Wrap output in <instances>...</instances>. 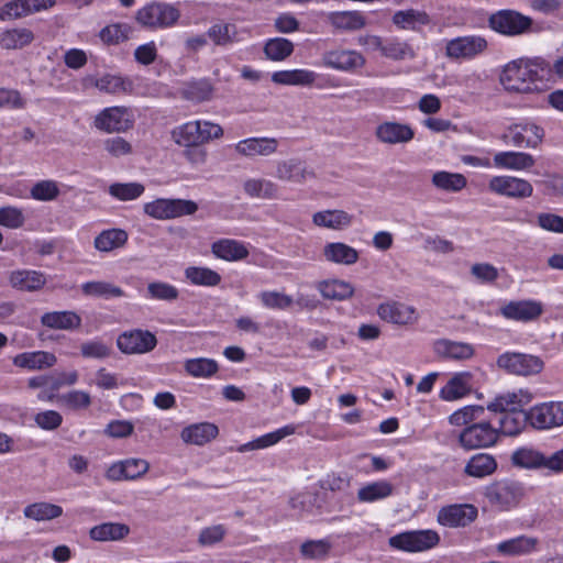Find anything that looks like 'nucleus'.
I'll use <instances>...</instances> for the list:
<instances>
[{
	"label": "nucleus",
	"mask_w": 563,
	"mask_h": 563,
	"mask_svg": "<svg viewBox=\"0 0 563 563\" xmlns=\"http://www.w3.org/2000/svg\"><path fill=\"white\" fill-rule=\"evenodd\" d=\"M377 314L382 320L399 325L412 324L418 319L413 307L398 301L380 303L377 308Z\"/></svg>",
	"instance_id": "18"
},
{
	"label": "nucleus",
	"mask_w": 563,
	"mask_h": 563,
	"mask_svg": "<svg viewBox=\"0 0 563 563\" xmlns=\"http://www.w3.org/2000/svg\"><path fill=\"white\" fill-rule=\"evenodd\" d=\"M316 78V73L308 69L279 70L272 75L273 82L287 86H310Z\"/></svg>",
	"instance_id": "39"
},
{
	"label": "nucleus",
	"mask_w": 563,
	"mask_h": 563,
	"mask_svg": "<svg viewBox=\"0 0 563 563\" xmlns=\"http://www.w3.org/2000/svg\"><path fill=\"white\" fill-rule=\"evenodd\" d=\"M180 18V11L174 4L152 2L136 12V21L147 29H165L173 26Z\"/></svg>",
	"instance_id": "3"
},
{
	"label": "nucleus",
	"mask_w": 563,
	"mask_h": 563,
	"mask_svg": "<svg viewBox=\"0 0 563 563\" xmlns=\"http://www.w3.org/2000/svg\"><path fill=\"white\" fill-rule=\"evenodd\" d=\"M59 187L55 180H40L31 188V197L38 201H51L58 197Z\"/></svg>",
	"instance_id": "62"
},
{
	"label": "nucleus",
	"mask_w": 563,
	"mask_h": 563,
	"mask_svg": "<svg viewBox=\"0 0 563 563\" xmlns=\"http://www.w3.org/2000/svg\"><path fill=\"white\" fill-rule=\"evenodd\" d=\"M323 66L341 71H353L365 65L364 56L351 49H332L321 57Z\"/></svg>",
	"instance_id": "15"
},
{
	"label": "nucleus",
	"mask_w": 563,
	"mask_h": 563,
	"mask_svg": "<svg viewBox=\"0 0 563 563\" xmlns=\"http://www.w3.org/2000/svg\"><path fill=\"white\" fill-rule=\"evenodd\" d=\"M150 464L143 459H126L113 463L106 472V477L112 482L134 481L147 473Z\"/></svg>",
	"instance_id": "16"
},
{
	"label": "nucleus",
	"mask_w": 563,
	"mask_h": 563,
	"mask_svg": "<svg viewBox=\"0 0 563 563\" xmlns=\"http://www.w3.org/2000/svg\"><path fill=\"white\" fill-rule=\"evenodd\" d=\"M58 401L71 410L86 409L91 405V397L84 390H71L58 397Z\"/></svg>",
	"instance_id": "64"
},
{
	"label": "nucleus",
	"mask_w": 563,
	"mask_h": 563,
	"mask_svg": "<svg viewBox=\"0 0 563 563\" xmlns=\"http://www.w3.org/2000/svg\"><path fill=\"white\" fill-rule=\"evenodd\" d=\"M236 34V26L232 23H216L207 31V36L218 46L235 42Z\"/></svg>",
	"instance_id": "56"
},
{
	"label": "nucleus",
	"mask_w": 563,
	"mask_h": 563,
	"mask_svg": "<svg viewBox=\"0 0 563 563\" xmlns=\"http://www.w3.org/2000/svg\"><path fill=\"white\" fill-rule=\"evenodd\" d=\"M433 352L439 358L465 361L474 355V347L466 342L439 339L433 343Z\"/></svg>",
	"instance_id": "23"
},
{
	"label": "nucleus",
	"mask_w": 563,
	"mask_h": 563,
	"mask_svg": "<svg viewBox=\"0 0 563 563\" xmlns=\"http://www.w3.org/2000/svg\"><path fill=\"white\" fill-rule=\"evenodd\" d=\"M147 295L151 299L172 302L179 296L178 289L165 282H153L147 285Z\"/></svg>",
	"instance_id": "60"
},
{
	"label": "nucleus",
	"mask_w": 563,
	"mask_h": 563,
	"mask_svg": "<svg viewBox=\"0 0 563 563\" xmlns=\"http://www.w3.org/2000/svg\"><path fill=\"white\" fill-rule=\"evenodd\" d=\"M523 494L525 489L521 483L509 478L494 481L484 490V496L488 503L503 511L516 507Z\"/></svg>",
	"instance_id": "2"
},
{
	"label": "nucleus",
	"mask_w": 563,
	"mask_h": 563,
	"mask_svg": "<svg viewBox=\"0 0 563 563\" xmlns=\"http://www.w3.org/2000/svg\"><path fill=\"white\" fill-rule=\"evenodd\" d=\"M34 38V33L30 29H8L0 33V46L8 51L22 49L29 46Z\"/></svg>",
	"instance_id": "36"
},
{
	"label": "nucleus",
	"mask_w": 563,
	"mask_h": 563,
	"mask_svg": "<svg viewBox=\"0 0 563 563\" xmlns=\"http://www.w3.org/2000/svg\"><path fill=\"white\" fill-rule=\"evenodd\" d=\"M536 161L523 152H499L494 155V165L498 168L523 170L531 168Z\"/></svg>",
	"instance_id": "34"
},
{
	"label": "nucleus",
	"mask_w": 563,
	"mask_h": 563,
	"mask_svg": "<svg viewBox=\"0 0 563 563\" xmlns=\"http://www.w3.org/2000/svg\"><path fill=\"white\" fill-rule=\"evenodd\" d=\"M292 52L294 43L284 37L269 38L264 45L265 56L274 62L285 60Z\"/></svg>",
	"instance_id": "54"
},
{
	"label": "nucleus",
	"mask_w": 563,
	"mask_h": 563,
	"mask_svg": "<svg viewBox=\"0 0 563 563\" xmlns=\"http://www.w3.org/2000/svg\"><path fill=\"white\" fill-rule=\"evenodd\" d=\"M477 508L470 504L450 505L438 512V522L449 528L466 527L477 518Z\"/></svg>",
	"instance_id": "14"
},
{
	"label": "nucleus",
	"mask_w": 563,
	"mask_h": 563,
	"mask_svg": "<svg viewBox=\"0 0 563 563\" xmlns=\"http://www.w3.org/2000/svg\"><path fill=\"white\" fill-rule=\"evenodd\" d=\"M515 146L537 147L543 140V130L534 123L514 124L508 129Z\"/></svg>",
	"instance_id": "24"
},
{
	"label": "nucleus",
	"mask_w": 563,
	"mask_h": 563,
	"mask_svg": "<svg viewBox=\"0 0 563 563\" xmlns=\"http://www.w3.org/2000/svg\"><path fill=\"white\" fill-rule=\"evenodd\" d=\"M258 297L263 306L269 309L285 310L294 303L292 297L276 290L262 291Z\"/></svg>",
	"instance_id": "61"
},
{
	"label": "nucleus",
	"mask_w": 563,
	"mask_h": 563,
	"mask_svg": "<svg viewBox=\"0 0 563 563\" xmlns=\"http://www.w3.org/2000/svg\"><path fill=\"white\" fill-rule=\"evenodd\" d=\"M497 441V431L493 420L467 426L459 434V443L466 451L489 448Z\"/></svg>",
	"instance_id": "8"
},
{
	"label": "nucleus",
	"mask_w": 563,
	"mask_h": 563,
	"mask_svg": "<svg viewBox=\"0 0 563 563\" xmlns=\"http://www.w3.org/2000/svg\"><path fill=\"white\" fill-rule=\"evenodd\" d=\"M539 540L534 537L519 536L509 540H505L497 544V551L506 556L528 555L537 551Z\"/></svg>",
	"instance_id": "31"
},
{
	"label": "nucleus",
	"mask_w": 563,
	"mask_h": 563,
	"mask_svg": "<svg viewBox=\"0 0 563 563\" xmlns=\"http://www.w3.org/2000/svg\"><path fill=\"white\" fill-rule=\"evenodd\" d=\"M547 456L532 448H519L511 454V463L521 468H545Z\"/></svg>",
	"instance_id": "42"
},
{
	"label": "nucleus",
	"mask_w": 563,
	"mask_h": 563,
	"mask_svg": "<svg viewBox=\"0 0 563 563\" xmlns=\"http://www.w3.org/2000/svg\"><path fill=\"white\" fill-rule=\"evenodd\" d=\"M471 374L467 372L455 374L441 389L440 397L444 400H455L468 394Z\"/></svg>",
	"instance_id": "44"
},
{
	"label": "nucleus",
	"mask_w": 563,
	"mask_h": 563,
	"mask_svg": "<svg viewBox=\"0 0 563 563\" xmlns=\"http://www.w3.org/2000/svg\"><path fill=\"white\" fill-rule=\"evenodd\" d=\"M312 222L322 228L340 230L352 223V216L343 210H323L312 216Z\"/></svg>",
	"instance_id": "38"
},
{
	"label": "nucleus",
	"mask_w": 563,
	"mask_h": 563,
	"mask_svg": "<svg viewBox=\"0 0 563 563\" xmlns=\"http://www.w3.org/2000/svg\"><path fill=\"white\" fill-rule=\"evenodd\" d=\"M318 289L323 298L344 300L353 296V286L344 280L333 279L321 282Z\"/></svg>",
	"instance_id": "50"
},
{
	"label": "nucleus",
	"mask_w": 563,
	"mask_h": 563,
	"mask_svg": "<svg viewBox=\"0 0 563 563\" xmlns=\"http://www.w3.org/2000/svg\"><path fill=\"white\" fill-rule=\"evenodd\" d=\"M548 64L542 58H519L508 63L500 75V82L508 91L529 93L542 89Z\"/></svg>",
	"instance_id": "1"
},
{
	"label": "nucleus",
	"mask_w": 563,
	"mask_h": 563,
	"mask_svg": "<svg viewBox=\"0 0 563 563\" xmlns=\"http://www.w3.org/2000/svg\"><path fill=\"white\" fill-rule=\"evenodd\" d=\"M234 148L238 154L246 157L269 156L277 151L278 141L274 137H249L239 141Z\"/></svg>",
	"instance_id": "25"
},
{
	"label": "nucleus",
	"mask_w": 563,
	"mask_h": 563,
	"mask_svg": "<svg viewBox=\"0 0 563 563\" xmlns=\"http://www.w3.org/2000/svg\"><path fill=\"white\" fill-rule=\"evenodd\" d=\"M376 139L388 145L408 143L415 137V132L408 124L386 121L375 129Z\"/></svg>",
	"instance_id": "20"
},
{
	"label": "nucleus",
	"mask_w": 563,
	"mask_h": 563,
	"mask_svg": "<svg viewBox=\"0 0 563 563\" xmlns=\"http://www.w3.org/2000/svg\"><path fill=\"white\" fill-rule=\"evenodd\" d=\"M496 470L497 461L493 455L477 453L466 462L464 473L471 477L483 478L492 475Z\"/></svg>",
	"instance_id": "35"
},
{
	"label": "nucleus",
	"mask_w": 563,
	"mask_h": 563,
	"mask_svg": "<svg viewBox=\"0 0 563 563\" xmlns=\"http://www.w3.org/2000/svg\"><path fill=\"white\" fill-rule=\"evenodd\" d=\"M117 345L124 354H145L156 347L157 339L148 330L134 329L121 333L117 339Z\"/></svg>",
	"instance_id": "12"
},
{
	"label": "nucleus",
	"mask_w": 563,
	"mask_h": 563,
	"mask_svg": "<svg viewBox=\"0 0 563 563\" xmlns=\"http://www.w3.org/2000/svg\"><path fill=\"white\" fill-rule=\"evenodd\" d=\"M199 121H188L172 130L173 141L183 147L189 145H201Z\"/></svg>",
	"instance_id": "46"
},
{
	"label": "nucleus",
	"mask_w": 563,
	"mask_h": 563,
	"mask_svg": "<svg viewBox=\"0 0 563 563\" xmlns=\"http://www.w3.org/2000/svg\"><path fill=\"white\" fill-rule=\"evenodd\" d=\"M212 95L213 86L208 79L189 81L180 90L181 98L194 103L209 101Z\"/></svg>",
	"instance_id": "40"
},
{
	"label": "nucleus",
	"mask_w": 563,
	"mask_h": 563,
	"mask_svg": "<svg viewBox=\"0 0 563 563\" xmlns=\"http://www.w3.org/2000/svg\"><path fill=\"white\" fill-rule=\"evenodd\" d=\"M532 19L516 10L503 9L492 13L488 19L489 27L506 36H518L528 33L532 27Z\"/></svg>",
	"instance_id": "6"
},
{
	"label": "nucleus",
	"mask_w": 563,
	"mask_h": 563,
	"mask_svg": "<svg viewBox=\"0 0 563 563\" xmlns=\"http://www.w3.org/2000/svg\"><path fill=\"white\" fill-rule=\"evenodd\" d=\"M394 486L387 481H377L358 489L357 499L362 503H373L389 497Z\"/></svg>",
	"instance_id": "52"
},
{
	"label": "nucleus",
	"mask_w": 563,
	"mask_h": 563,
	"mask_svg": "<svg viewBox=\"0 0 563 563\" xmlns=\"http://www.w3.org/2000/svg\"><path fill=\"white\" fill-rule=\"evenodd\" d=\"M440 540L439 533L434 530H411L390 537L388 544L393 549L415 553L435 548Z\"/></svg>",
	"instance_id": "4"
},
{
	"label": "nucleus",
	"mask_w": 563,
	"mask_h": 563,
	"mask_svg": "<svg viewBox=\"0 0 563 563\" xmlns=\"http://www.w3.org/2000/svg\"><path fill=\"white\" fill-rule=\"evenodd\" d=\"M130 533V527L121 522H103L89 530V537L98 542L121 541Z\"/></svg>",
	"instance_id": "32"
},
{
	"label": "nucleus",
	"mask_w": 563,
	"mask_h": 563,
	"mask_svg": "<svg viewBox=\"0 0 563 563\" xmlns=\"http://www.w3.org/2000/svg\"><path fill=\"white\" fill-rule=\"evenodd\" d=\"M243 190L249 197L257 199H275L278 196V186L265 178L246 179Z\"/></svg>",
	"instance_id": "41"
},
{
	"label": "nucleus",
	"mask_w": 563,
	"mask_h": 563,
	"mask_svg": "<svg viewBox=\"0 0 563 563\" xmlns=\"http://www.w3.org/2000/svg\"><path fill=\"white\" fill-rule=\"evenodd\" d=\"M23 514L26 518L36 521L52 520L63 514V508L49 503H34L24 508Z\"/></svg>",
	"instance_id": "55"
},
{
	"label": "nucleus",
	"mask_w": 563,
	"mask_h": 563,
	"mask_svg": "<svg viewBox=\"0 0 563 563\" xmlns=\"http://www.w3.org/2000/svg\"><path fill=\"white\" fill-rule=\"evenodd\" d=\"M132 27L125 23H113L101 29L99 36L108 45H115L129 38Z\"/></svg>",
	"instance_id": "59"
},
{
	"label": "nucleus",
	"mask_w": 563,
	"mask_h": 563,
	"mask_svg": "<svg viewBox=\"0 0 563 563\" xmlns=\"http://www.w3.org/2000/svg\"><path fill=\"white\" fill-rule=\"evenodd\" d=\"M380 54L393 60L412 59L416 56L415 49L409 43L396 37L384 40Z\"/></svg>",
	"instance_id": "49"
},
{
	"label": "nucleus",
	"mask_w": 563,
	"mask_h": 563,
	"mask_svg": "<svg viewBox=\"0 0 563 563\" xmlns=\"http://www.w3.org/2000/svg\"><path fill=\"white\" fill-rule=\"evenodd\" d=\"M496 365L507 374L532 376L541 373L544 362L541 357L528 353L505 352L497 357Z\"/></svg>",
	"instance_id": "5"
},
{
	"label": "nucleus",
	"mask_w": 563,
	"mask_h": 563,
	"mask_svg": "<svg viewBox=\"0 0 563 563\" xmlns=\"http://www.w3.org/2000/svg\"><path fill=\"white\" fill-rule=\"evenodd\" d=\"M532 399L533 394L529 389L521 388L517 391L498 395L487 405V409L494 413L522 410V407L530 404Z\"/></svg>",
	"instance_id": "22"
},
{
	"label": "nucleus",
	"mask_w": 563,
	"mask_h": 563,
	"mask_svg": "<svg viewBox=\"0 0 563 563\" xmlns=\"http://www.w3.org/2000/svg\"><path fill=\"white\" fill-rule=\"evenodd\" d=\"M393 22L400 29L417 30L421 25L429 24L430 19L423 11L409 9L395 12Z\"/></svg>",
	"instance_id": "51"
},
{
	"label": "nucleus",
	"mask_w": 563,
	"mask_h": 563,
	"mask_svg": "<svg viewBox=\"0 0 563 563\" xmlns=\"http://www.w3.org/2000/svg\"><path fill=\"white\" fill-rule=\"evenodd\" d=\"M144 190L145 187L140 183H114L109 186V194L120 201L137 199Z\"/></svg>",
	"instance_id": "58"
},
{
	"label": "nucleus",
	"mask_w": 563,
	"mask_h": 563,
	"mask_svg": "<svg viewBox=\"0 0 563 563\" xmlns=\"http://www.w3.org/2000/svg\"><path fill=\"white\" fill-rule=\"evenodd\" d=\"M331 543L328 540H308L300 547V553L305 559L320 560L328 555Z\"/></svg>",
	"instance_id": "63"
},
{
	"label": "nucleus",
	"mask_w": 563,
	"mask_h": 563,
	"mask_svg": "<svg viewBox=\"0 0 563 563\" xmlns=\"http://www.w3.org/2000/svg\"><path fill=\"white\" fill-rule=\"evenodd\" d=\"M529 424L539 430L563 426V401L536 405L527 411Z\"/></svg>",
	"instance_id": "11"
},
{
	"label": "nucleus",
	"mask_w": 563,
	"mask_h": 563,
	"mask_svg": "<svg viewBox=\"0 0 563 563\" xmlns=\"http://www.w3.org/2000/svg\"><path fill=\"white\" fill-rule=\"evenodd\" d=\"M81 290L86 296L103 299L118 298L125 295L122 288L101 280L87 282L81 285Z\"/></svg>",
	"instance_id": "53"
},
{
	"label": "nucleus",
	"mask_w": 563,
	"mask_h": 563,
	"mask_svg": "<svg viewBox=\"0 0 563 563\" xmlns=\"http://www.w3.org/2000/svg\"><path fill=\"white\" fill-rule=\"evenodd\" d=\"M212 252L217 257L225 261H239L249 255V251L243 243L229 239L214 242Z\"/></svg>",
	"instance_id": "43"
},
{
	"label": "nucleus",
	"mask_w": 563,
	"mask_h": 563,
	"mask_svg": "<svg viewBox=\"0 0 563 563\" xmlns=\"http://www.w3.org/2000/svg\"><path fill=\"white\" fill-rule=\"evenodd\" d=\"M488 189L500 196L522 199L532 195V185L522 178L512 176H494L488 183Z\"/></svg>",
	"instance_id": "13"
},
{
	"label": "nucleus",
	"mask_w": 563,
	"mask_h": 563,
	"mask_svg": "<svg viewBox=\"0 0 563 563\" xmlns=\"http://www.w3.org/2000/svg\"><path fill=\"white\" fill-rule=\"evenodd\" d=\"M143 210L153 219L167 220L194 214L198 210V205L192 200L158 198L146 202Z\"/></svg>",
	"instance_id": "7"
},
{
	"label": "nucleus",
	"mask_w": 563,
	"mask_h": 563,
	"mask_svg": "<svg viewBox=\"0 0 563 563\" xmlns=\"http://www.w3.org/2000/svg\"><path fill=\"white\" fill-rule=\"evenodd\" d=\"M432 185L443 191L459 192L467 185V179L459 173H450L445 170L435 172L431 178Z\"/></svg>",
	"instance_id": "45"
},
{
	"label": "nucleus",
	"mask_w": 563,
	"mask_h": 563,
	"mask_svg": "<svg viewBox=\"0 0 563 563\" xmlns=\"http://www.w3.org/2000/svg\"><path fill=\"white\" fill-rule=\"evenodd\" d=\"M328 21L340 31H357L365 26V16L358 11L331 12Z\"/></svg>",
	"instance_id": "37"
},
{
	"label": "nucleus",
	"mask_w": 563,
	"mask_h": 563,
	"mask_svg": "<svg viewBox=\"0 0 563 563\" xmlns=\"http://www.w3.org/2000/svg\"><path fill=\"white\" fill-rule=\"evenodd\" d=\"M219 434V428L211 422H198L185 427L180 432V439L186 444L202 446Z\"/></svg>",
	"instance_id": "27"
},
{
	"label": "nucleus",
	"mask_w": 563,
	"mask_h": 563,
	"mask_svg": "<svg viewBox=\"0 0 563 563\" xmlns=\"http://www.w3.org/2000/svg\"><path fill=\"white\" fill-rule=\"evenodd\" d=\"M487 45V41L479 35L459 36L446 42L445 55L451 59L467 60L484 53Z\"/></svg>",
	"instance_id": "10"
},
{
	"label": "nucleus",
	"mask_w": 563,
	"mask_h": 563,
	"mask_svg": "<svg viewBox=\"0 0 563 563\" xmlns=\"http://www.w3.org/2000/svg\"><path fill=\"white\" fill-rule=\"evenodd\" d=\"M57 362L55 354L46 351L23 352L16 354L12 363L14 366L27 371H41L53 367Z\"/></svg>",
	"instance_id": "28"
},
{
	"label": "nucleus",
	"mask_w": 563,
	"mask_h": 563,
	"mask_svg": "<svg viewBox=\"0 0 563 563\" xmlns=\"http://www.w3.org/2000/svg\"><path fill=\"white\" fill-rule=\"evenodd\" d=\"M128 241V233L122 229H109L95 238V247L100 252H111L122 247Z\"/></svg>",
	"instance_id": "47"
},
{
	"label": "nucleus",
	"mask_w": 563,
	"mask_h": 563,
	"mask_svg": "<svg viewBox=\"0 0 563 563\" xmlns=\"http://www.w3.org/2000/svg\"><path fill=\"white\" fill-rule=\"evenodd\" d=\"M497 424L495 430L497 431V439L499 435L515 437L522 432L526 426L529 423V417L525 410H510L505 412H498Z\"/></svg>",
	"instance_id": "26"
},
{
	"label": "nucleus",
	"mask_w": 563,
	"mask_h": 563,
	"mask_svg": "<svg viewBox=\"0 0 563 563\" xmlns=\"http://www.w3.org/2000/svg\"><path fill=\"white\" fill-rule=\"evenodd\" d=\"M86 82L102 92L112 95L130 93L134 88V84L130 78L110 74L103 75L100 78L88 77Z\"/></svg>",
	"instance_id": "29"
},
{
	"label": "nucleus",
	"mask_w": 563,
	"mask_h": 563,
	"mask_svg": "<svg viewBox=\"0 0 563 563\" xmlns=\"http://www.w3.org/2000/svg\"><path fill=\"white\" fill-rule=\"evenodd\" d=\"M184 369L191 377L209 378L219 371V365L213 358L196 357L186 360Z\"/></svg>",
	"instance_id": "48"
},
{
	"label": "nucleus",
	"mask_w": 563,
	"mask_h": 563,
	"mask_svg": "<svg viewBox=\"0 0 563 563\" xmlns=\"http://www.w3.org/2000/svg\"><path fill=\"white\" fill-rule=\"evenodd\" d=\"M185 276L194 285L217 286L221 282V276L207 267L190 266L186 268Z\"/></svg>",
	"instance_id": "57"
},
{
	"label": "nucleus",
	"mask_w": 563,
	"mask_h": 563,
	"mask_svg": "<svg viewBox=\"0 0 563 563\" xmlns=\"http://www.w3.org/2000/svg\"><path fill=\"white\" fill-rule=\"evenodd\" d=\"M543 313V305L537 300L509 301L500 308V314L509 320L529 322Z\"/></svg>",
	"instance_id": "17"
},
{
	"label": "nucleus",
	"mask_w": 563,
	"mask_h": 563,
	"mask_svg": "<svg viewBox=\"0 0 563 563\" xmlns=\"http://www.w3.org/2000/svg\"><path fill=\"white\" fill-rule=\"evenodd\" d=\"M95 126L106 133H122L133 128L134 119L125 107H109L100 111L93 121Z\"/></svg>",
	"instance_id": "9"
},
{
	"label": "nucleus",
	"mask_w": 563,
	"mask_h": 563,
	"mask_svg": "<svg viewBox=\"0 0 563 563\" xmlns=\"http://www.w3.org/2000/svg\"><path fill=\"white\" fill-rule=\"evenodd\" d=\"M275 176L282 181L303 184L308 179L314 178L316 174L308 169L302 161L290 158L277 163Z\"/></svg>",
	"instance_id": "21"
},
{
	"label": "nucleus",
	"mask_w": 563,
	"mask_h": 563,
	"mask_svg": "<svg viewBox=\"0 0 563 563\" xmlns=\"http://www.w3.org/2000/svg\"><path fill=\"white\" fill-rule=\"evenodd\" d=\"M41 323L55 330H75L81 325V318L75 311H51L41 317Z\"/></svg>",
	"instance_id": "33"
},
{
	"label": "nucleus",
	"mask_w": 563,
	"mask_h": 563,
	"mask_svg": "<svg viewBox=\"0 0 563 563\" xmlns=\"http://www.w3.org/2000/svg\"><path fill=\"white\" fill-rule=\"evenodd\" d=\"M322 255L327 262L338 265H353L358 261V251L343 242H329L323 246Z\"/></svg>",
	"instance_id": "30"
},
{
	"label": "nucleus",
	"mask_w": 563,
	"mask_h": 563,
	"mask_svg": "<svg viewBox=\"0 0 563 563\" xmlns=\"http://www.w3.org/2000/svg\"><path fill=\"white\" fill-rule=\"evenodd\" d=\"M8 282L16 290L35 292L45 286L47 278L43 272L24 268L10 272Z\"/></svg>",
	"instance_id": "19"
}]
</instances>
